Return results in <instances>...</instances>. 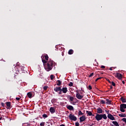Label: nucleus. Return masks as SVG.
<instances>
[{"instance_id": "obj_37", "label": "nucleus", "mask_w": 126, "mask_h": 126, "mask_svg": "<svg viewBox=\"0 0 126 126\" xmlns=\"http://www.w3.org/2000/svg\"><path fill=\"white\" fill-rule=\"evenodd\" d=\"M88 88H89V90H92V87L91 85L89 86Z\"/></svg>"}, {"instance_id": "obj_36", "label": "nucleus", "mask_w": 126, "mask_h": 126, "mask_svg": "<svg viewBox=\"0 0 126 126\" xmlns=\"http://www.w3.org/2000/svg\"><path fill=\"white\" fill-rule=\"evenodd\" d=\"M75 125V126H80L79 123H78V122H76Z\"/></svg>"}, {"instance_id": "obj_5", "label": "nucleus", "mask_w": 126, "mask_h": 126, "mask_svg": "<svg viewBox=\"0 0 126 126\" xmlns=\"http://www.w3.org/2000/svg\"><path fill=\"white\" fill-rule=\"evenodd\" d=\"M54 91H55V92H58V94H60V95L63 94V93H62V88L61 87H56L54 88Z\"/></svg>"}, {"instance_id": "obj_2", "label": "nucleus", "mask_w": 126, "mask_h": 126, "mask_svg": "<svg viewBox=\"0 0 126 126\" xmlns=\"http://www.w3.org/2000/svg\"><path fill=\"white\" fill-rule=\"evenodd\" d=\"M95 119L96 120V121H97V122L101 121L102 119H103L104 120H107V115H106L105 114H99L98 113H96Z\"/></svg>"}, {"instance_id": "obj_50", "label": "nucleus", "mask_w": 126, "mask_h": 126, "mask_svg": "<svg viewBox=\"0 0 126 126\" xmlns=\"http://www.w3.org/2000/svg\"><path fill=\"white\" fill-rule=\"evenodd\" d=\"M1 61H2V62H5L4 60H3V59H1Z\"/></svg>"}, {"instance_id": "obj_28", "label": "nucleus", "mask_w": 126, "mask_h": 126, "mask_svg": "<svg viewBox=\"0 0 126 126\" xmlns=\"http://www.w3.org/2000/svg\"><path fill=\"white\" fill-rule=\"evenodd\" d=\"M68 86H69L70 87L73 86V83L72 82H70L68 84Z\"/></svg>"}, {"instance_id": "obj_10", "label": "nucleus", "mask_w": 126, "mask_h": 126, "mask_svg": "<svg viewBox=\"0 0 126 126\" xmlns=\"http://www.w3.org/2000/svg\"><path fill=\"white\" fill-rule=\"evenodd\" d=\"M76 97L77 98V99H79L80 100H81L82 98H83V95H81L80 94H76Z\"/></svg>"}, {"instance_id": "obj_27", "label": "nucleus", "mask_w": 126, "mask_h": 126, "mask_svg": "<svg viewBox=\"0 0 126 126\" xmlns=\"http://www.w3.org/2000/svg\"><path fill=\"white\" fill-rule=\"evenodd\" d=\"M50 78H51V80H53V79H54V78H55V75H51Z\"/></svg>"}, {"instance_id": "obj_23", "label": "nucleus", "mask_w": 126, "mask_h": 126, "mask_svg": "<svg viewBox=\"0 0 126 126\" xmlns=\"http://www.w3.org/2000/svg\"><path fill=\"white\" fill-rule=\"evenodd\" d=\"M119 116L121 118H126V114H119Z\"/></svg>"}, {"instance_id": "obj_4", "label": "nucleus", "mask_w": 126, "mask_h": 126, "mask_svg": "<svg viewBox=\"0 0 126 126\" xmlns=\"http://www.w3.org/2000/svg\"><path fill=\"white\" fill-rule=\"evenodd\" d=\"M68 118H69V120L71 121H73L74 122H75L77 120V118H76V116H74V115H72L71 114H70Z\"/></svg>"}, {"instance_id": "obj_20", "label": "nucleus", "mask_w": 126, "mask_h": 126, "mask_svg": "<svg viewBox=\"0 0 126 126\" xmlns=\"http://www.w3.org/2000/svg\"><path fill=\"white\" fill-rule=\"evenodd\" d=\"M69 99L71 102H73V100H74V98L72 96H70V95H68Z\"/></svg>"}, {"instance_id": "obj_48", "label": "nucleus", "mask_w": 126, "mask_h": 126, "mask_svg": "<svg viewBox=\"0 0 126 126\" xmlns=\"http://www.w3.org/2000/svg\"><path fill=\"white\" fill-rule=\"evenodd\" d=\"M112 67H110V68H109L110 70H113V69H112Z\"/></svg>"}, {"instance_id": "obj_39", "label": "nucleus", "mask_w": 126, "mask_h": 126, "mask_svg": "<svg viewBox=\"0 0 126 126\" xmlns=\"http://www.w3.org/2000/svg\"><path fill=\"white\" fill-rule=\"evenodd\" d=\"M16 100H17V101H19V100H20V97H16Z\"/></svg>"}, {"instance_id": "obj_9", "label": "nucleus", "mask_w": 126, "mask_h": 126, "mask_svg": "<svg viewBox=\"0 0 126 126\" xmlns=\"http://www.w3.org/2000/svg\"><path fill=\"white\" fill-rule=\"evenodd\" d=\"M107 118L109 119V120H111V121H115V117H114L112 114H108Z\"/></svg>"}, {"instance_id": "obj_29", "label": "nucleus", "mask_w": 126, "mask_h": 126, "mask_svg": "<svg viewBox=\"0 0 126 126\" xmlns=\"http://www.w3.org/2000/svg\"><path fill=\"white\" fill-rule=\"evenodd\" d=\"M94 75V73L93 72L92 73H91L89 76V77H92V76H93Z\"/></svg>"}, {"instance_id": "obj_18", "label": "nucleus", "mask_w": 126, "mask_h": 126, "mask_svg": "<svg viewBox=\"0 0 126 126\" xmlns=\"http://www.w3.org/2000/svg\"><path fill=\"white\" fill-rule=\"evenodd\" d=\"M56 83L57 85H58V86H61V85H62V82L60 80H57L56 81Z\"/></svg>"}, {"instance_id": "obj_42", "label": "nucleus", "mask_w": 126, "mask_h": 126, "mask_svg": "<svg viewBox=\"0 0 126 126\" xmlns=\"http://www.w3.org/2000/svg\"><path fill=\"white\" fill-rule=\"evenodd\" d=\"M76 92L77 93L76 94H79V91L78 90H77Z\"/></svg>"}, {"instance_id": "obj_21", "label": "nucleus", "mask_w": 126, "mask_h": 126, "mask_svg": "<svg viewBox=\"0 0 126 126\" xmlns=\"http://www.w3.org/2000/svg\"><path fill=\"white\" fill-rule=\"evenodd\" d=\"M68 55H72L73 54V50L72 49H70L69 50L68 52Z\"/></svg>"}, {"instance_id": "obj_13", "label": "nucleus", "mask_w": 126, "mask_h": 126, "mask_svg": "<svg viewBox=\"0 0 126 126\" xmlns=\"http://www.w3.org/2000/svg\"><path fill=\"white\" fill-rule=\"evenodd\" d=\"M49 111L51 114H54V113L56 112V109L53 107H50Z\"/></svg>"}, {"instance_id": "obj_19", "label": "nucleus", "mask_w": 126, "mask_h": 126, "mask_svg": "<svg viewBox=\"0 0 126 126\" xmlns=\"http://www.w3.org/2000/svg\"><path fill=\"white\" fill-rule=\"evenodd\" d=\"M27 95L29 97V98H32V93L31 92H29L27 94Z\"/></svg>"}, {"instance_id": "obj_30", "label": "nucleus", "mask_w": 126, "mask_h": 126, "mask_svg": "<svg viewBox=\"0 0 126 126\" xmlns=\"http://www.w3.org/2000/svg\"><path fill=\"white\" fill-rule=\"evenodd\" d=\"M45 122L41 123L40 124V126H45Z\"/></svg>"}, {"instance_id": "obj_43", "label": "nucleus", "mask_w": 126, "mask_h": 126, "mask_svg": "<svg viewBox=\"0 0 126 126\" xmlns=\"http://www.w3.org/2000/svg\"><path fill=\"white\" fill-rule=\"evenodd\" d=\"M101 68H105V66H104V65H101Z\"/></svg>"}, {"instance_id": "obj_49", "label": "nucleus", "mask_w": 126, "mask_h": 126, "mask_svg": "<svg viewBox=\"0 0 126 126\" xmlns=\"http://www.w3.org/2000/svg\"><path fill=\"white\" fill-rule=\"evenodd\" d=\"M91 116H92V117H94V116H95V115L94 114H92V115H91Z\"/></svg>"}, {"instance_id": "obj_26", "label": "nucleus", "mask_w": 126, "mask_h": 126, "mask_svg": "<svg viewBox=\"0 0 126 126\" xmlns=\"http://www.w3.org/2000/svg\"><path fill=\"white\" fill-rule=\"evenodd\" d=\"M44 57L45 60H46V61H48V60H49V56H48V55L47 54L45 55Z\"/></svg>"}, {"instance_id": "obj_40", "label": "nucleus", "mask_w": 126, "mask_h": 126, "mask_svg": "<svg viewBox=\"0 0 126 126\" xmlns=\"http://www.w3.org/2000/svg\"><path fill=\"white\" fill-rule=\"evenodd\" d=\"M1 105L2 106V107H4V103L3 102H1Z\"/></svg>"}, {"instance_id": "obj_44", "label": "nucleus", "mask_w": 126, "mask_h": 126, "mask_svg": "<svg viewBox=\"0 0 126 126\" xmlns=\"http://www.w3.org/2000/svg\"><path fill=\"white\" fill-rule=\"evenodd\" d=\"M16 65L19 66V63H17Z\"/></svg>"}, {"instance_id": "obj_3", "label": "nucleus", "mask_w": 126, "mask_h": 126, "mask_svg": "<svg viewBox=\"0 0 126 126\" xmlns=\"http://www.w3.org/2000/svg\"><path fill=\"white\" fill-rule=\"evenodd\" d=\"M125 109H126V104L125 103L121 104L120 105V111L122 113H125L126 112V110Z\"/></svg>"}, {"instance_id": "obj_38", "label": "nucleus", "mask_w": 126, "mask_h": 126, "mask_svg": "<svg viewBox=\"0 0 126 126\" xmlns=\"http://www.w3.org/2000/svg\"><path fill=\"white\" fill-rule=\"evenodd\" d=\"M122 121L126 124V118H123Z\"/></svg>"}, {"instance_id": "obj_35", "label": "nucleus", "mask_w": 126, "mask_h": 126, "mask_svg": "<svg viewBox=\"0 0 126 126\" xmlns=\"http://www.w3.org/2000/svg\"><path fill=\"white\" fill-rule=\"evenodd\" d=\"M105 112L107 115H111V114H110V111L105 110Z\"/></svg>"}, {"instance_id": "obj_12", "label": "nucleus", "mask_w": 126, "mask_h": 126, "mask_svg": "<svg viewBox=\"0 0 126 126\" xmlns=\"http://www.w3.org/2000/svg\"><path fill=\"white\" fill-rule=\"evenodd\" d=\"M112 124H113V125L111 124V125H110V126H120V125H119V123L117 121H113Z\"/></svg>"}, {"instance_id": "obj_11", "label": "nucleus", "mask_w": 126, "mask_h": 126, "mask_svg": "<svg viewBox=\"0 0 126 126\" xmlns=\"http://www.w3.org/2000/svg\"><path fill=\"white\" fill-rule=\"evenodd\" d=\"M103 113V110L101 109V108L99 107L97 109V113L96 114H102Z\"/></svg>"}, {"instance_id": "obj_22", "label": "nucleus", "mask_w": 126, "mask_h": 126, "mask_svg": "<svg viewBox=\"0 0 126 126\" xmlns=\"http://www.w3.org/2000/svg\"><path fill=\"white\" fill-rule=\"evenodd\" d=\"M86 113L88 114L87 116H92V112L91 111H87Z\"/></svg>"}, {"instance_id": "obj_47", "label": "nucleus", "mask_w": 126, "mask_h": 126, "mask_svg": "<svg viewBox=\"0 0 126 126\" xmlns=\"http://www.w3.org/2000/svg\"><path fill=\"white\" fill-rule=\"evenodd\" d=\"M110 89H113V86H110Z\"/></svg>"}, {"instance_id": "obj_7", "label": "nucleus", "mask_w": 126, "mask_h": 126, "mask_svg": "<svg viewBox=\"0 0 126 126\" xmlns=\"http://www.w3.org/2000/svg\"><path fill=\"white\" fill-rule=\"evenodd\" d=\"M79 120L81 123L84 122V121L86 120V117H85V115H83L82 117H80Z\"/></svg>"}, {"instance_id": "obj_1", "label": "nucleus", "mask_w": 126, "mask_h": 126, "mask_svg": "<svg viewBox=\"0 0 126 126\" xmlns=\"http://www.w3.org/2000/svg\"><path fill=\"white\" fill-rule=\"evenodd\" d=\"M43 56H41L42 62L43 63V65L44 66V68L46 71H50V70H52L53 69V66L55 63V62L52 60L49 59L47 63V61L44 59H43Z\"/></svg>"}, {"instance_id": "obj_33", "label": "nucleus", "mask_w": 126, "mask_h": 126, "mask_svg": "<svg viewBox=\"0 0 126 126\" xmlns=\"http://www.w3.org/2000/svg\"><path fill=\"white\" fill-rule=\"evenodd\" d=\"M43 118H48V115L47 114H43L42 115Z\"/></svg>"}, {"instance_id": "obj_32", "label": "nucleus", "mask_w": 126, "mask_h": 126, "mask_svg": "<svg viewBox=\"0 0 126 126\" xmlns=\"http://www.w3.org/2000/svg\"><path fill=\"white\" fill-rule=\"evenodd\" d=\"M103 78L102 77H99L96 79L95 80V82H96V81H98V80H100V79H102Z\"/></svg>"}, {"instance_id": "obj_14", "label": "nucleus", "mask_w": 126, "mask_h": 126, "mask_svg": "<svg viewBox=\"0 0 126 126\" xmlns=\"http://www.w3.org/2000/svg\"><path fill=\"white\" fill-rule=\"evenodd\" d=\"M6 105L7 106L6 109H10V107H11V104L10 102H6Z\"/></svg>"}, {"instance_id": "obj_51", "label": "nucleus", "mask_w": 126, "mask_h": 126, "mask_svg": "<svg viewBox=\"0 0 126 126\" xmlns=\"http://www.w3.org/2000/svg\"><path fill=\"white\" fill-rule=\"evenodd\" d=\"M1 119H2V118H0V120H1Z\"/></svg>"}, {"instance_id": "obj_24", "label": "nucleus", "mask_w": 126, "mask_h": 126, "mask_svg": "<svg viewBox=\"0 0 126 126\" xmlns=\"http://www.w3.org/2000/svg\"><path fill=\"white\" fill-rule=\"evenodd\" d=\"M100 104H102V105H104V104H106V102L103 99L100 100Z\"/></svg>"}, {"instance_id": "obj_25", "label": "nucleus", "mask_w": 126, "mask_h": 126, "mask_svg": "<svg viewBox=\"0 0 126 126\" xmlns=\"http://www.w3.org/2000/svg\"><path fill=\"white\" fill-rule=\"evenodd\" d=\"M78 115L79 116H82L83 115V113L81 112V110H79Z\"/></svg>"}, {"instance_id": "obj_8", "label": "nucleus", "mask_w": 126, "mask_h": 126, "mask_svg": "<svg viewBox=\"0 0 126 126\" xmlns=\"http://www.w3.org/2000/svg\"><path fill=\"white\" fill-rule=\"evenodd\" d=\"M61 92L62 93H64V94H65V93L67 92V88L64 87L61 89Z\"/></svg>"}, {"instance_id": "obj_41", "label": "nucleus", "mask_w": 126, "mask_h": 126, "mask_svg": "<svg viewBox=\"0 0 126 126\" xmlns=\"http://www.w3.org/2000/svg\"><path fill=\"white\" fill-rule=\"evenodd\" d=\"M107 81H108V82H109V83H111L112 82H111V81H110V80L106 79Z\"/></svg>"}, {"instance_id": "obj_46", "label": "nucleus", "mask_w": 126, "mask_h": 126, "mask_svg": "<svg viewBox=\"0 0 126 126\" xmlns=\"http://www.w3.org/2000/svg\"><path fill=\"white\" fill-rule=\"evenodd\" d=\"M94 126V124L92 123V125H90V126Z\"/></svg>"}, {"instance_id": "obj_6", "label": "nucleus", "mask_w": 126, "mask_h": 126, "mask_svg": "<svg viewBox=\"0 0 126 126\" xmlns=\"http://www.w3.org/2000/svg\"><path fill=\"white\" fill-rule=\"evenodd\" d=\"M115 77H117L120 80H122L123 78V75L120 73H117L115 75Z\"/></svg>"}, {"instance_id": "obj_31", "label": "nucleus", "mask_w": 126, "mask_h": 126, "mask_svg": "<svg viewBox=\"0 0 126 126\" xmlns=\"http://www.w3.org/2000/svg\"><path fill=\"white\" fill-rule=\"evenodd\" d=\"M48 87H48V86H44V87H43L44 90H45V91L47 90V89H48Z\"/></svg>"}, {"instance_id": "obj_17", "label": "nucleus", "mask_w": 126, "mask_h": 126, "mask_svg": "<svg viewBox=\"0 0 126 126\" xmlns=\"http://www.w3.org/2000/svg\"><path fill=\"white\" fill-rule=\"evenodd\" d=\"M120 100L122 102V103H126V99L124 97L122 96L120 98Z\"/></svg>"}, {"instance_id": "obj_34", "label": "nucleus", "mask_w": 126, "mask_h": 126, "mask_svg": "<svg viewBox=\"0 0 126 126\" xmlns=\"http://www.w3.org/2000/svg\"><path fill=\"white\" fill-rule=\"evenodd\" d=\"M111 83L113 86H116V83H115V82L112 81Z\"/></svg>"}, {"instance_id": "obj_45", "label": "nucleus", "mask_w": 126, "mask_h": 126, "mask_svg": "<svg viewBox=\"0 0 126 126\" xmlns=\"http://www.w3.org/2000/svg\"><path fill=\"white\" fill-rule=\"evenodd\" d=\"M122 83L125 85L126 82H125V81H122Z\"/></svg>"}, {"instance_id": "obj_15", "label": "nucleus", "mask_w": 126, "mask_h": 126, "mask_svg": "<svg viewBox=\"0 0 126 126\" xmlns=\"http://www.w3.org/2000/svg\"><path fill=\"white\" fill-rule=\"evenodd\" d=\"M66 108L68 109V110H69V111H73V110H74L73 106L71 105H68L66 107Z\"/></svg>"}, {"instance_id": "obj_16", "label": "nucleus", "mask_w": 126, "mask_h": 126, "mask_svg": "<svg viewBox=\"0 0 126 126\" xmlns=\"http://www.w3.org/2000/svg\"><path fill=\"white\" fill-rule=\"evenodd\" d=\"M106 101H107L106 102V105H111V103H112V100H110L109 99L107 98L106 99Z\"/></svg>"}]
</instances>
